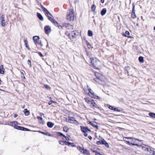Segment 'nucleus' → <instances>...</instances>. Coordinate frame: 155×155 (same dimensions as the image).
<instances>
[{"mask_svg": "<svg viewBox=\"0 0 155 155\" xmlns=\"http://www.w3.org/2000/svg\"><path fill=\"white\" fill-rule=\"evenodd\" d=\"M89 124H91L92 126L94 127V126L95 125V124L94 123H92L90 121L89 122Z\"/></svg>", "mask_w": 155, "mask_h": 155, "instance_id": "49", "label": "nucleus"}, {"mask_svg": "<svg viewBox=\"0 0 155 155\" xmlns=\"http://www.w3.org/2000/svg\"><path fill=\"white\" fill-rule=\"evenodd\" d=\"M88 90L89 91V93H88V94L92 98H93L95 99H97L98 98V97L97 96L95 93L91 89H88Z\"/></svg>", "mask_w": 155, "mask_h": 155, "instance_id": "4", "label": "nucleus"}, {"mask_svg": "<svg viewBox=\"0 0 155 155\" xmlns=\"http://www.w3.org/2000/svg\"><path fill=\"white\" fill-rule=\"evenodd\" d=\"M70 32H69L68 31H66L65 33V35H67V36H68V37L69 38V36L70 35Z\"/></svg>", "mask_w": 155, "mask_h": 155, "instance_id": "45", "label": "nucleus"}, {"mask_svg": "<svg viewBox=\"0 0 155 155\" xmlns=\"http://www.w3.org/2000/svg\"><path fill=\"white\" fill-rule=\"evenodd\" d=\"M93 35V32L90 30H89L88 31V35L90 36H92Z\"/></svg>", "mask_w": 155, "mask_h": 155, "instance_id": "33", "label": "nucleus"}, {"mask_svg": "<svg viewBox=\"0 0 155 155\" xmlns=\"http://www.w3.org/2000/svg\"><path fill=\"white\" fill-rule=\"evenodd\" d=\"M103 142H104L103 143H103V144L105 146L107 147H109L108 144L104 140V141H103Z\"/></svg>", "mask_w": 155, "mask_h": 155, "instance_id": "35", "label": "nucleus"}, {"mask_svg": "<svg viewBox=\"0 0 155 155\" xmlns=\"http://www.w3.org/2000/svg\"><path fill=\"white\" fill-rule=\"evenodd\" d=\"M38 54L41 57H43V54H42L41 53V52H39L38 53Z\"/></svg>", "mask_w": 155, "mask_h": 155, "instance_id": "50", "label": "nucleus"}, {"mask_svg": "<svg viewBox=\"0 0 155 155\" xmlns=\"http://www.w3.org/2000/svg\"><path fill=\"white\" fill-rule=\"evenodd\" d=\"M94 127H95V128H96L97 129H98V126L97 125H96V124H95V125L94 126Z\"/></svg>", "mask_w": 155, "mask_h": 155, "instance_id": "61", "label": "nucleus"}, {"mask_svg": "<svg viewBox=\"0 0 155 155\" xmlns=\"http://www.w3.org/2000/svg\"><path fill=\"white\" fill-rule=\"evenodd\" d=\"M11 123V125L12 126H13L15 125H16L18 124V122L16 121H14L13 122H10Z\"/></svg>", "mask_w": 155, "mask_h": 155, "instance_id": "27", "label": "nucleus"}, {"mask_svg": "<svg viewBox=\"0 0 155 155\" xmlns=\"http://www.w3.org/2000/svg\"><path fill=\"white\" fill-rule=\"evenodd\" d=\"M25 115V116H28L29 114V112L27 109H25L24 110Z\"/></svg>", "mask_w": 155, "mask_h": 155, "instance_id": "24", "label": "nucleus"}, {"mask_svg": "<svg viewBox=\"0 0 155 155\" xmlns=\"http://www.w3.org/2000/svg\"><path fill=\"white\" fill-rule=\"evenodd\" d=\"M27 63L29 65V67L30 68H31V61L30 60H28L27 61Z\"/></svg>", "mask_w": 155, "mask_h": 155, "instance_id": "44", "label": "nucleus"}, {"mask_svg": "<svg viewBox=\"0 0 155 155\" xmlns=\"http://www.w3.org/2000/svg\"><path fill=\"white\" fill-rule=\"evenodd\" d=\"M37 44H38V45H40L41 47L43 46V44L41 43V41H39L38 43H37Z\"/></svg>", "mask_w": 155, "mask_h": 155, "instance_id": "48", "label": "nucleus"}, {"mask_svg": "<svg viewBox=\"0 0 155 155\" xmlns=\"http://www.w3.org/2000/svg\"><path fill=\"white\" fill-rule=\"evenodd\" d=\"M41 134L44 135H47L48 136H52V135H51L50 134L48 133L47 132H41Z\"/></svg>", "mask_w": 155, "mask_h": 155, "instance_id": "26", "label": "nucleus"}, {"mask_svg": "<svg viewBox=\"0 0 155 155\" xmlns=\"http://www.w3.org/2000/svg\"><path fill=\"white\" fill-rule=\"evenodd\" d=\"M82 43L84 46V47L85 49L86 54L87 55V51L86 47V46L85 45H86V46H87V40L86 38H84V39H82Z\"/></svg>", "mask_w": 155, "mask_h": 155, "instance_id": "11", "label": "nucleus"}, {"mask_svg": "<svg viewBox=\"0 0 155 155\" xmlns=\"http://www.w3.org/2000/svg\"><path fill=\"white\" fill-rule=\"evenodd\" d=\"M23 131H31V130L30 129H28L27 128H26L25 127H24Z\"/></svg>", "mask_w": 155, "mask_h": 155, "instance_id": "41", "label": "nucleus"}, {"mask_svg": "<svg viewBox=\"0 0 155 155\" xmlns=\"http://www.w3.org/2000/svg\"><path fill=\"white\" fill-rule=\"evenodd\" d=\"M56 134L59 136L61 137L63 135V134L60 132H57Z\"/></svg>", "mask_w": 155, "mask_h": 155, "instance_id": "38", "label": "nucleus"}, {"mask_svg": "<svg viewBox=\"0 0 155 155\" xmlns=\"http://www.w3.org/2000/svg\"><path fill=\"white\" fill-rule=\"evenodd\" d=\"M88 137L90 140H91L92 139V137L90 136H88Z\"/></svg>", "mask_w": 155, "mask_h": 155, "instance_id": "63", "label": "nucleus"}, {"mask_svg": "<svg viewBox=\"0 0 155 155\" xmlns=\"http://www.w3.org/2000/svg\"><path fill=\"white\" fill-rule=\"evenodd\" d=\"M94 74L96 77V79H94L95 81L98 83L104 80V77L102 74L98 72H95Z\"/></svg>", "mask_w": 155, "mask_h": 155, "instance_id": "1", "label": "nucleus"}, {"mask_svg": "<svg viewBox=\"0 0 155 155\" xmlns=\"http://www.w3.org/2000/svg\"><path fill=\"white\" fill-rule=\"evenodd\" d=\"M25 47L28 49V50L30 51V49L28 45H26Z\"/></svg>", "mask_w": 155, "mask_h": 155, "instance_id": "54", "label": "nucleus"}, {"mask_svg": "<svg viewBox=\"0 0 155 155\" xmlns=\"http://www.w3.org/2000/svg\"><path fill=\"white\" fill-rule=\"evenodd\" d=\"M14 128H15V129H17V130H22V131H23V128H24V127L18 126L17 125H16L14 126Z\"/></svg>", "mask_w": 155, "mask_h": 155, "instance_id": "18", "label": "nucleus"}, {"mask_svg": "<svg viewBox=\"0 0 155 155\" xmlns=\"http://www.w3.org/2000/svg\"><path fill=\"white\" fill-rule=\"evenodd\" d=\"M96 7L95 5H93L91 7V9L92 11H94L96 8Z\"/></svg>", "mask_w": 155, "mask_h": 155, "instance_id": "43", "label": "nucleus"}, {"mask_svg": "<svg viewBox=\"0 0 155 155\" xmlns=\"http://www.w3.org/2000/svg\"><path fill=\"white\" fill-rule=\"evenodd\" d=\"M95 155H101V154L98 153H97L96 154H95Z\"/></svg>", "mask_w": 155, "mask_h": 155, "instance_id": "64", "label": "nucleus"}, {"mask_svg": "<svg viewBox=\"0 0 155 155\" xmlns=\"http://www.w3.org/2000/svg\"><path fill=\"white\" fill-rule=\"evenodd\" d=\"M66 141L59 140L58 142L59 143L62 145H64V144L65 145V142Z\"/></svg>", "mask_w": 155, "mask_h": 155, "instance_id": "32", "label": "nucleus"}, {"mask_svg": "<svg viewBox=\"0 0 155 155\" xmlns=\"http://www.w3.org/2000/svg\"><path fill=\"white\" fill-rule=\"evenodd\" d=\"M149 115L152 117L155 118V114L153 113H150Z\"/></svg>", "mask_w": 155, "mask_h": 155, "instance_id": "36", "label": "nucleus"}, {"mask_svg": "<svg viewBox=\"0 0 155 155\" xmlns=\"http://www.w3.org/2000/svg\"><path fill=\"white\" fill-rule=\"evenodd\" d=\"M47 124L48 127L50 128H52L54 125V124L51 121H48Z\"/></svg>", "mask_w": 155, "mask_h": 155, "instance_id": "19", "label": "nucleus"}, {"mask_svg": "<svg viewBox=\"0 0 155 155\" xmlns=\"http://www.w3.org/2000/svg\"><path fill=\"white\" fill-rule=\"evenodd\" d=\"M74 118L71 117H69V120L68 121L70 123H73L74 122Z\"/></svg>", "mask_w": 155, "mask_h": 155, "instance_id": "25", "label": "nucleus"}, {"mask_svg": "<svg viewBox=\"0 0 155 155\" xmlns=\"http://www.w3.org/2000/svg\"><path fill=\"white\" fill-rule=\"evenodd\" d=\"M71 40L72 41L73 39L76 38L75 36H74L73 35H71V31H70V35L69 36L68 38Z\"/></svg>", "mask_w": 155, "mask_h": 155, "instance_id": "22", "label": "nucleus"}, {"mask_svg": "<svg viewBox=\"0 0 155 155\" xmlns=\"http://www.w3.org/2000/svg\"><path fill=\"white\" fill-rule=\"evenodd\" d=\"M150 151H151L152 152L150 153L152 154H154L155 153V151L152 150H151L150 149Z\"/></svg>", "mask_w": 155, "mask_h": 155, "instance_id": "55", "label": "nucleus"}, {"mask_svg": "<svg viewBox=\"0 0 155 155\" xmlns=\"http://www.w3.org/2000/svg\"><path fill=\"white\" fill-rule=\"evenodd\" d=\"M107 10L105 8H104L102 10V11L101 12V15L102 16H103L106 13Z\"/></svg>", "mask_w": 155, "mask_h": 155, "instance_id": "23", "label": "nucleus"}, {"mask_svg": "<svg viewBox=\"0 0 155 155\" xmlns=\"http://www.w3.org/2000/svg\"><path fill=\"white\" fill-rule=\"evenodd\" d=\"M125 139H130L132 140H131V144L132 145H135L136 146H138L139 145L137 144H135V143H136V138L133 139L132 137H125Z\"/></svg>", "mask_w": 155, "mask_h": 155, "instance_id": "10", "label": "nucleus"}, {"mask_svg": "<svg viewBox=\"0 0 155 155\" xmlns=\"http://www.w3.org/2000/svg\"><path fill=\"white\" fill-rule=\"evenodd\" d=\"M65 138L66 139V140H70L69 138L68 137H67L66 136Z\"/></svg>", "mask_w": 155, "mask_h": 155, "instance_id": "60", "label": "nucleus"}, {"mask_svg": "<svg viewBox=\"0 0 155 155\" xmlns=\"http://www.w3.org/2000/svg\"><path fill=\"white\" fill-rule=\"evenodd\" d=\"M5 17L4 15H2V16L0 17L1 25L2 27H4L6 25V23L5 21Z\"/></svg>", "mask_w": 155, "mask_h": 155, "instance_id": "7", "label": "nucleus"}, {"mask_svg": "<svg viewBox=\"0 0 155 155\" xmlns=\"http://www.w3.org/2000/svg\"><path fill=\"white\" fill-rule=\"evenodd\" d=\"M44 30L45 33L48 34L51 32V28L49 26L46 25L44 27Z\"/></svg>", "mask_w": 155, "mask_h": 155, "instance_id": "8", "label": "nucleus"}, {"mask_svg": "<svg viewBox=\"0 0 155 155\" xmlns=\"http://www.w3.org/2000/svg\"><path fill=\"white\" fill-rule=\"evenodd\" d=\"M65 145L68 146H71L72 147H74L75 146V145L73 143H71L69 141H65Z\"/></svg>", "mask_w": 155, "mask_h": 155, "instance_id": "17", "label": "nucleus"}, {"mask_svg": "<svg viewBox=\"0 0 155 155\" xmlns=\"http://www.w3.org/2000/svg\"><path fill=\"white\" fill-rule=\"evenodd\" d=\"M47 17L48 18V20L50 21L51 22L54 19L53 18H52L51 17H50L49 15H47Z\"/></svg>", "mask_w": 155, "mask_h": 155, "instance_id": "34", "label": "nucleus"}, {"mask_svg": "<svg viewBox=\"0 0 155 155\" xmlns=\"http://www.w3.org/2000/svg\"><path fill=\"white\" fill-rule=\"evenodd\" d=\"M88 104H91V106L93 107H96V104H95V102L93 100H88Z\"/></svg>", "mask_w": 155, "mask_h": 155, "instance_id": "15", "label": "nucleus"}, {"mask_svg": "<svg viewBox=\"0 0 155 155\" xmlns=\"http://www.w3.org/2000/svg\"><path fill=\"white\" fill-rule=\"evenodd\" d=\"M80 127L81 131L84 133V135L85 137H87V134L86 133L87 132V127L81 126Z\"/></svg>", "mask_w": 155, "mask_h": 155, "instance_id": "6", "label": "nucleus"}, {"mask_svg": "<svg viewBox=\"0 0 155 155\" xmlns=\"http://www.w3.org/2000/svg\"><path fill=\"white\" fill-rule=\"evenodd\" d=\"M44 87L48 90H50L51 89V87H50L48 85L46 84L44 85Z\"/></svg>", "mask_w": 155, "mask_h": 155, "instance_id": "31", "label": "nucleus"}, {"mask_svg": "<svg viewBox=\"0 0 155 155\" xmlns=\"http://www.w3.org/2000/svg\"><path fill=\"white\" fill-rule=\"evenodd\" d=\"M84 91L86 92V93H87V90L85 87H84Z\"/></svg>", "mask_w": 155, "mask_h": 155, "instance_id": "59", "label": "nucleus"}, {"mask_svg": "<svg viewBox=\"0 0 155 155\" xmlns=\"http://www.w3.org/2000/svg\"><path fill=\"white\" fill-rule=\"evenodd\" d=\"M73 35L76 38L78 37L79 34V33L77 31H71V35Z\"/></svg>", "mask_w": 155, "mask_h": 155, "instance_id": "16", "label": "nucleus"}, {"mask_svg": "<svg viewBox=\"0 0 155 155\" xmlns=\"http://www.w3.org/2000/svg\"><path fill=\"white\" fill-rule=\"evenodd\" d=\"M135 12V10H134V6H133V7L132 9V12L134 13Z\"/></svg>", "mask_w": 155, "mask_h": 155, "instance_id": "57", "label": "nucleus"}, {"mask_svg": "<svg viewBox=\"0 0 155 155\" xmlns=\"http://www.w3.org/2000/svg\"><path fill=\"white\" fill-rule=\"evenodd\" d=\"M108 108L110 110H113V107L111 106H110V105H109V106L108 107Z\"/></svg>", "mask_w": 155, "mask_h": 155, "instance_id": "52", "label": "nucleus"}, {"mask_svg": "<svg viewBox=\"0 0 155 155\" xmlns=\"http://www.w3.org/2000/svg\"><path fill=\"white\" fill-rule=\"evenodd\" d=\"M126 141L127 142L128 144L129 145L131 144V143H130V142H129V141Z\"/></svg>", "mask_w": 155, "mask_h": 155, "instance_id": "62", "label": "nucleus"}, {"mask_svg": "<svg viewBox=\"0 0 155 155\" xmlns=\"http://www.w3.org/2000/svg\"><path fill=\"white\" fill-rule=\"evenodd\" d=\"M113 110H114L115 111H118V112L120 111V110H119L117 108H113Z\"/></svg>", "mask_w": 155, "mask_h": 155, "instance_id": "47", "label": "nucleus"}, {"mask_svg": "<svg viewBox=\"0 0 155 155\" xmlns=\"http://www.w3.org/2000/svg\"><path fill=\"white\" fill-rule=\"evenodd\" d=\"M62 28L65 27L66 28H67L68 29H70L71 28H73V26L70 25L68 23H64L63 24Z\"/></svg>", "mask_w": 155, "mask_h": 155, "instance_id": "9", "label": "nucleus"}, {"mask_svg": "<svg viewBox=\"0 0 155 155\" xmlns=\"http://www.w3.org/2000/svg\"><path fill=\"white\" fill-rule=\"evenodd\" d=\"M74 11L73 9L69 10V13H68L67 16V19L70 21H73L74 19Z\"/></svg>", "mask_w": 155, "mask_h": 155, "instance_id": "2", "label": "nucleus"}, {"mask_svg": "<svg viewBox=\"0 0 155 155\" xmlns=\"http://www.w3.org/2000/svg\"><path fill=\"white\" fill-rule=\"evenodd\" d=\"M40 39V38L39 36H34L33 37V40L35 44L38 43Z\"/></svg>", "mask_w": 155, "mask_h": 155, "instance_id": "12", "label": "nucleus"}, {"mask_svg": "<svg viewBox=\"0 0 155 155\" xmlns=\"http://www.w3.org/2000/svg\"><path fill=\"white\" fill-rule=\"evenodd\" d=\"M53 103H56L57 102L56 101H53L52 100H51V101H50L48 102V104H49V105H50Z\"/></svg>", "mask_w": 155, "mask_h": 155, "instance_id": "37", "label": "nucleus"}, {"mask_svg": "<svg viewBox=\"0 0 155 155\" xmlns=\"http://www.w3.org/2000/svg\"><path fill=\"white\" fill-rule=\"evenodd\" d=\"M139 61L141 63L144 62L143 58L142 56H140L138 58Z\"/></svg>", "mask_w": 155, "mask_h": 155, "instance_id": "28", "label": "nucleus"}, {"mask_svg": "<svg viewBox=\"0 0 155 155\" xmlns=\"http://www.w3.org/2000/svg\"><path fill=\"white\" fill-rule=\"evenodd\" d=\"M5 70L4 68V66L3 65H1L0 67V74H3L4 73Z\"/></svg>", "mask_w": 155, "mask_h": 155, "instance_id": "20", "label": "nucleus"}, {"mask_svg": "<svg viewBox=\"0 0 155 155\" xmlns=\"http://www.w3.org/2000/svg\"><path fill=\"white\" fill-rule=\"evenodd\" d=\"M69 129L67 127V126H65L63 127L64 131L66 132H67L69 130Z\"/></svg>", "mask_w": 155, "mask_h": 155, "instance_id": "30", "label": "nucleus"}, {"mask_svg": "<svg viewBox=\"0 0 155 155\" xmlns=\"http://www.w3.org/2000/svg\"><path fill=\"white\" fill-rule=\"evenodd\" d=\"M79 0H75L74 3L76 4L77 3H78L79 2Z\"/></svg>", "mask_w": 155, "mask_h": 155, "instance_id": "56", "label": "nucleus"}, {"mask_svg": "<svg viewBox=\"0 0 155 155\" xmlns=\"http://www.w3.org/2000/svg\"><path fill=\"white\" fill-rule=\"evenodd\" d=\"M77 149L83 154L87 155V149H84V148L80 146L78 147Z\"/></svg>", "mask_w": 155, "mask_h": 155, "instance_id": "5", "label": "nucleus"}, {"mask_svg": "<svg viewBox=\"0 0 155 155\" xmlns=\"http://www.w3.org/2000/svg\"><path fill=\"white\" fill-rule=\"evenodd\" d=\"M37 118L39 120H42V119L43 118H42V117H40V116H38L37 117Z\"/></svg>", "mask_w": 155, "mask_h": 155, "instance_id": "51", "label": "nucleus"}, {"mask_svg": "<svg viewBox=\"0 0 155 155\" xmlns=\"http://www.w3.org/2000/svg\"><path fill=\"white\" fill-rule=\"evenodd\" d=\"M74 122L73 123H74L76 124H78V122L76 121L75 120H74Z\"/></svg>", "mask_w": 155, "mask_h": 155, "instance_id": "53", "label": "nucleus"}, {"mask_svg": "<svg viewBox=\"0 0 155 155\" xmlns=\"http://www.w3.org/2000/svg\"><path fill=\"white\" fill-rule=\"evenodd\" d=\"M130 35V33L129 31H126L125 33V34H123V35L125 36H127Z\"/></svg>", "mask_w": 155, "mask_h": 155, "instance_id": "39", "label": "nucleus"}, {"mask_svg": "<svg viewBox=\"0 0 155 155\" xmlns=\"http://www.w3.org/2000/svg\"><path fill=\"white\" fill-rule=\"evenodd\" d=\"M90 61L91 65L96 68H97L98 67V65L100 64V61L96 58H90Z\"/></svg>", "mask_w": 155, "mask_h": 155, "instance_id": "3", "label": "nucleus"}, {"mask_svg": "<svg viewBox=\"0 0 155 155\" xmlns=\"http://www.w3.org/2000/svg\"><path fill=\"white\" fill-rule=\"evenodd\" d=\"M104 140L103 139L102 140L97 141L96 142V144L97 145L103 144L104 143H103L104 142H103V141H104Z\"/></svg>", "mask_w": 155, "mask_h": 155, "instance_id": "29", "label": "nucleus"}, {"mask_svg": "<svg viewBox=\"0 0 155 155\" xmlns=\"http://www.w3.org/2000/svg\"><path fill=\"white\" fill-rule=\"evenodd\" d=\"M40 123L41 124H42L43 125L44 124H45V121L43 120V118L42 119V120H41L40 121Z\"/></svg>", "mask_w": 155, "mask_h": 155, "instance_id": "42", "label": "nucleus"}, {"mask_svg": "<svg viewBox=\"0 0 155 155\" xmlns=\"http://www.w3.org/2000/svg\"><path fill=\"white\" fill-rule=\"evenodd\" d=\"M24 44L25 46L28 45V41L27 39H25L24 41Z\"/></svg>", "mask_w": 155, "mask_h": 155, "instance_id": "46", "label": "nucleus"}, {"mask_svg": "<svg viewBox=\"0 0 155 155\" xmlns=\"http://www.w3.org/2000/svg\"><path fill=\"white\" fill-rule=\"evenodd\" d=\"M41 7L43 11L45 12L46 15L47 16L48 13H49V11L41 4Z\"/></svg>", "mask_w": 155, "mask_h": 155, "instance_id": "13", "label": "nucleus"}, {"mask_svg": "<svg viewBox=\"0 0 155 155\" xmlns=\"http://www.w3.org/2000/svg\"><path fill=\"white\" fill-rule=\"evenodd\" d=\"M131 17L133 18H136V16L135 14V12H132L131 13Z\"/></svg>", "mask_w": 155, "mask_h": 155, "instance_id": "40", "label": "nucleus"}, {"mask_svg": "<svg viewBox=\"0 0 155 155\" xmlns=\"http://www.w3.org/2000/svg\"><path fill=\"white\" fill-rule=\"evenodd\" d=\"M18 116V115L17 114H15L13 115V117H16Z\"/></svg>", "mask_w": 155, "mask_h": 155, "instance_id": "58", "label": "nucleus"}, {"mask_svg": "<svg viewBox=\"0 0 155 155\" xmlns=\"http://www.w3.org/2000/svg\"><path fill=\"white\" fill-rule=\"evenodd\" d=\"M37 15L39 19L41 21L43 20V18L42 15L39 13H37Z\"/></svg>", "mask_w": 155, "mask_h": 155, "instance_id": "21", "label": "nucleus"}, {"mask_svg": "<svg viewBox=\"0 0 155 155\" xmlns=\"http://www.w3.org/2000/svg\"><path fill=\"white\" fill-rule=\"evenodd\" d=\"M54 25L58 27L59 29L62 28V27L59 25V23L55 19L52 22Z\"/></svg>", "mask_w": 155, "mask_h": 155, "instance_id": "14", "label": "nucleus"}]
</instances>
